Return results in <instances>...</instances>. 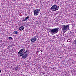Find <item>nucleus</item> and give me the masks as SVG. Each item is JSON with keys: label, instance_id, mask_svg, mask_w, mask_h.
Returning <instances> with one entry per match:
<instances>
[{"label": "nucleus", "instance_id": "obj_1", "mask_svg": "<svg viewBox=\"0 0 76 76\" xmlns=\"http://www.w3.org/2000/svg\"><path fill=\"white\" fill-rule=\"evenodd\" d=\"M23 49H21L18 53V54H20V56H22V57L23 59H25L28 56V53H25L24 55V53L23 52H23Z\"/></svg>", "mask_w": 76, "mask_h": 76}, {"label": "nucleus", "instance_id": "obj_2", "mask_svg": "<svg viewBox=\"0 0 76 76\" xmlns=\"http://www.w3.org/2000/svg\"><path fill=\"white\" fill-rule=\"evenodd\" d=\"M58 32V28L52 29L50 31V34L54 35Z\"/></svg>", "mask_w": 76, "mask_h": 76}, {"label": "nucleus", "instance_id": "obj_3", "mask_svg": "<svg viewBox=\"0 0 76 76\" xmlns=\"http://www.w3.org/2000/svg\"><path fill=\"white\" fill-rule=\"evenodd\" d=\"M69 25H63L62 26V29L63 31L66 32V31H67L69 29Z\"/></svg>", "mask_w": 76, "mask_h": 76}, {"label": "nucleus", "instance_id": "obj_4", "mask_svg": "<svg viewBox=\"0 0 76 76\" xmlns=\"http://www.w3.org/2000/svg\"><path fill=\"white\" fill-rule=\"evenodd\" d=\"M58 8H59V6L54 5L51 7V10L52 11H56L58 10Z\"/></svg>", "mask_w": 76, "mask_h": 76}, {"label": "nucleus", "instance_id": "obj_5", "mask_svg": "<svg viewBox=\"0 0 76 76\" xmlns=\"http://www.w3.org/2000/svg\"><path fill=\"white\" fill-rule=\"evenodd\" d=\"M33 12L34 16H37L39 13V9H36Z\"/></svg>", "mask_w": 76, "mask_h": 76}, {"label": "nucleus", "instance_id": "obj_6", "mask_svg": "<svg viewBox=\"0 0 76 76\" xmlns=\"http://www.w3.org/2000/svg\"><path fill=\"white\" fill-rule=\"evenodd\" d=\"M37 37H33L31 38V41L32 42H34L35 41H37Z\"/></svg>", "mask_w": 76, "mask_h": 76}, {"label": "nucleus", "instance_id": "obj_7", "mask_svg": "<svg viewBox=\"0 0 76 76\" xmlns=\"http://www.w3.org/2000/svg\"><path fill=\"white\" fill-rule=\"evenodd\" d=\"M29 17V16L27 17L26 18H23V20L22 21V22H25V21L26 20L28 19Z\"/></svg>", "mask_w": 76, "mask_h": 76}, {"label": "nucleus", "instance_id": "obj_8", "mask_svg": "<svg viewBox=\"0 0 76 76\" xmlns=\"http://www.w3.org/2000/svg\"><path fill=\"white\" fill-rule=\"evenodd\" d=\"M24 29V27H23V26H21L19 28V30H20V31H22Z\"/></svg>", "mask_w": 76, "mask_h": 76}, {"label": "nucleus", "instance_id": "obj_9", "mask_svg": "<svg viewBox=\"0 0 76 76\" xmlns=\"http://www.w3.org/2000/svg\"><path fill=\"white\" fill-rule=\"evenodd\" d=\"M18 68H19V67H18V66H16L15 67V70H18Z\"/></svg>", "mask_w": 76, "mask_h": 76}, {"label": "nucleus", "instance_id": "obj_10", "mask_svg": "<svg viewBox=\"0 0 76 76\" xmlns=\"http://www.w3.org/2000/svg\"><path fill=\"white\" fill-rule=\"evenodd\" d=\"M18 31H14L13 32V34H18Z\"/></svg>", "mask_w": 76, "mask_h": 76}, {"label": "nucleus", "instance_id": "obj_11", "mask_svg": "<svg viewBox=\"0 0 76 76\" xmlns=\"http://www.w3.org/2000/svg\"><path fill=\"white\" fill-rule=\"evenodd\" d=\"M71 41V40H70V39H68L67 40V42H70Z\"/></svg>", "mask_w": 76, "mask_h": 76}, {"label": "nucleus", "instance_id": "obj_12", "mask_svg": "<svg viewBox=\"0 0 76 76\" xmlns=\"http://www.w3.org/2000/svg\"><path fill=\"white\" fill-rule=\"evenodd\" d=\"M9 39H13V38H12V37H10L9 38Z\"/></svg>", "mask_w": 76, "mask_h": 76}, {"label": "nucleus", "instance_id": "obj_13", "mask_svg": "<svg viewBox=\"0 0 76 76\" xmlns=\"http://www.w3.org/2000/svg\"><path fill=\"white\" fill-rule=\"evenodd\" d=\"M26 53H28V50H26V51L24 52V54Z\"/></svg>", "mask_w": 76, "mask_h": 76}, {"label": "nucleus", "instance_id": "obj_14", "mask_svg": "<svg viewBox=\"0 0 76 76\" xmlns=\"http://www.w3.org/2000/svg\"><path fill=\"white\" fill-rule=\"evenodd\" d=\"M23 50L24 51H23V52H24V51H25V49L23 48Z\"/></svg>", "mask_w": 76, "mask_h": 76}, {"label": "nucleus", "instance_id": "obj_15", "mask_svg": "<svg viewBox=\"0 0 76 76\" xmlns=\"http://www.w3.org/2000/svg\"><path fill=\"white\" fill-rule=\"evenodd\" d=\"M74 42L75 45H76V39L74 41Z\"/></svg>", "mask_w": 76, "mask_h": 76}, {"label": "nucleus", "instance_id": "obj_16", "mask_svg": "<svg viewBox=\"0 0 76 76\" xmlns=\"http://www.w3.org/2000/svg\"><path fill=\"white\" fill-rule=\"evenodd\" d=\"M10 47H11V46H8V48H10Z\"/></svg>", "mask_w": 76, "mask_h": 76}]
</instances>
